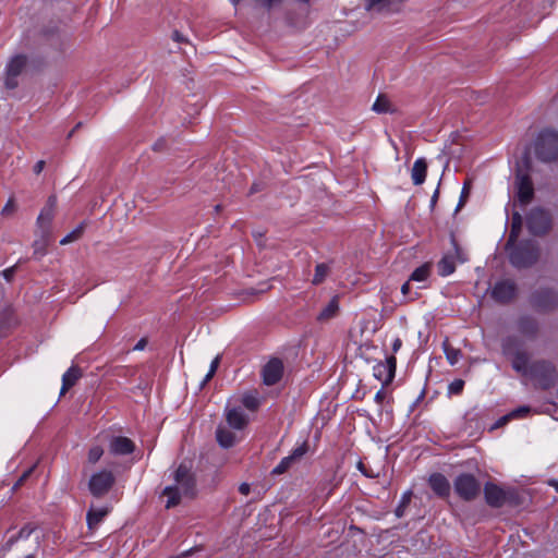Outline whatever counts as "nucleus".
Listing matches in <instances>:
<instances>
[{
	"label": "nucleus",
	"instance_id": "obj_1",
	"mask_svg": "<svg viewBox=\"0 0 558 558\" xmlns=\"http://www.w3.org/2000/svg\"><path fill=\"white\" fill-rule=\"evenodd\" d=\"M174 482V485L167 486L162 493L167 497L166 508L168 509L178 506L182 497L193 496L195 492L194 475L185 464H180L177 469Z\"/></svg>",
	"mask_w": 558,
	"mask_h": 558
},
{
	"label": "nucleus",
	"instance_id": "obj_2",
	"mask_svg": "<svg viewBox=\"0 0 558 558\" xmlns=\"http://www.w3.org/2000/svg\"><path fill=\"white\" fill-rule=\"evenodd\" d=\"M535 151L538 158L550 161L558 156V133L553 130H544L539 133Z\"/></svg>",
	"mask_w": 558,
	"mask_h": 558
},
{
	"label": "nucleus",
	"instance_id": "obj_3",
	"mask_svg": "<svg viewBox=\"0 0 558 558\" xmlns=\"http://www.w3.org/2000/svg\"><path fill=\"white\" fill-rule=\"evenodd\" d=\"M57 210V197L51 195L48 197L46 205L40 210L36 219L35 233L50 234L52 230V221Z\"/></svg>",
	"mask_w": 558,
	"mask_h": 558
},
{
	"label": "nucleus",
	"instance_id": "obj_4",
	"mask_svg": "<svg viewBox=\"0 0 558 558\" xmlns=\"http://www.w3.org/2000/svg\"><path fill=\"white\" fill-rule=\"evenodd\" d=\"M114 475L109 470H100L94 473L88 482V488L93 496L101 497L106 495L114 484Z\"/></svg>",
	"mask_w": 558,
	"mask_h": 558
},
{
	"label": "nucleus",
	"instance_id": "obj_5",
	"mask_svg": "<svg viewBox=\"0 0 558 558\" xmlns=\"http://www.w3.org/2000/svg\"><path fill=\"white\" fill-rule=\"evenodd\" d=\"M456 493L465 501L475 499L480 494V484L472 474H461L453 483Z\"/></svg>",
	"mask_w": 558,
	"mask_h": 558
},
{
	"label": "nucleus",
	"instance_id": "obj_6",
	"mask_svg": "<svg viewBox=\"0 0 558 558\" xmlns=\"http://www.w3.org/2000/svg\"><path fill=\"white\" fill-rule=\"evenodd\" d=\"M538 258L536 246L529 242L510 252V262L515 267H527L534 264Z\"/></svg>",
	"mask_w": 558,
	"mask_h": 558
},
{
	"label": "nucleus",
	"instance_id": "obj_7",
	"mask_svg": "<svg viewBox=\"0 0 558 558\" xmlns=\"http://www.w3.org/2000/svg\"><path fill=\"white\" fill-rule=\"evenodd\" d=\"M27 64V58L24 54H16L12 57L5 68V80L4 85L9 89L17 87V76L23 72Z\"/></svg>",
	"mask_w": 558,
	"mask_h": 558
},
{
	"label": "nucleus",
	"instance_id": "obj_8",
	"mask_svg": "<svg viewBox=\"0 0 558 558\" xmlns=\"http://www.w3.org/2000/svg\"><path fill=\"white\" fill-rule=\"evenodd\" d=\"M530 375L537 378L542 388H548L555 379V368L546 361H537L531 364Z\"/></svg>",
	"mask_w": 558,
	"mask_h": 558
},
{
	"label": "nucleus",
	"instance_id": "obj_9",
	"mask_svg": "<svg viewBox=\"0 0 558 558\" xmlns=\"http://www.w3.org/2000/svg\"><path fill=\"white\" fill-rule=\"evenodd\" d=\"M527 226L532 233H545L550 227L549 215L543 209H533L527 218Z\"/></svg>",
	"mask_w": 558,
	"mask_h": 558
},
{
	"label": "nucleus",
	"instance_id": "obj_10",
	"mask_svg": "<svg viewBox=\"0 0 558 558\" xmlns=\"http://www.w3.org/2000/svg\"><path fill=\"white\" fill-rule=\"evenodd\" d=\"M517 196L521 204H529L534 195L533 183L530 177L525 173L519 172L515 175Z\"/></svg>",
	"mask_w": 558,
	"mask_h": 558
},
{
	"label": "nucleus",
	"instance_id": "obj_11",
	"mask_svg": "<svg viewBox=\"0 0 558 558\" xmlns=\"http://www.w3.org/2000/svg\"><path fill=\"white\" fill-rule=\"evenodd\" d=\"M405 0H367L366 9L372 12L390 14L399 12Z\"/></svg>",
	"mask_w": 558,
	"mask_h": 558
},
{
	"label": "nucleus",
	"instance_id": "obj_12",
	"mask_svg": "<svg viewBox=\"0 0 558 558\" xmlns=\"http://www.w3.org/2000/svg\"><path fill=\"white\" fill-rule=\"evenodd\" d=\"M484 495L487 505L494 508L502 507L508 497L507 492L494 483L485 484Z\"/></svg>",
	"mask_w": 558,
	"mask_h": 558
},
{
	"label": "nucleus",
	"instance_id": "obj_13",
	"mask_svg": "<svg viewBox=\"0 0 558 558\" xmlns=\"http://www.w3.org/2000/svg\"><path fill=\"white\" fill-rule=\"evenodd\" d=\"M225 417L228 425L233 429H243L247 423L248 418L245 413L238 405L228 404L225 410Z\"/></svg>",
	"mask_w": 558,
	"mask_h": 558
},
{
	"label": "nucleus",
	"instance_id": "obj_14",
	"mask_svg": "<svg viewBox=\"0 0 558 558\" xmlns=\"http://www.w3.org/2000/svg\"><path fill=\"white\" fill-rule=\"evenodd\" d=\"M515 294V286L510 280H501L497 282L492 290V298L500 303L512 300Z\"/></svg>",
	"mask_w": 558,
	"mask_h": 558
},
{
	"label": "nucleus",
	"instance_id": "obj_15",
	"mask_svg": "<svg viewBox=\"0 0 558 558\" xmlns=\"http://www.w3.org/2000/svg\"><path fill=\"white\" fill-rule=\"evenodd\" d=\"M282 372L283 365L280 360L275 359L269 361L263 369L264 383L268 386L275 385L280 380Z\"/></svg>",
	"mask_w": 558,
	"mask_h": 558
},
{
	"label": "nucleus",
	"instance_id": "obj_16",
	"mask_svg": "<svg viewBox=\"0 0 558 558\" xmlns=\"http://www.w3.org/2000/svg\"><path fill=\"white\" fill-rule=\"evenodd\" d=\"M504 351L506 354L512 355L511 363L517 372H520L522 374H530L531 365L529 364V357L524 352L513 353L510 342L504 343Z\"/></svg>",
	"mask_w": 558,
	"mask_h": 558
},
{
	"label": "nucleus",
	"instance_id": "obj_17",
	"mask_svg": "<svg viewBox=\"0 0 558 558\" xmlns=\"http://www.w3.org/2000/svg\"><path fill=\"white\" fill-rule=\"evenodd\" d=\"M135 445L128 437L116 436L109 441V451L114 456L130 454L134 451Z\"/></svg>",
	"mask_w": 558,
	"mask_h": 558
},
{
	"label": "nucleus",
	"instance_id": "obj_18",
	"mask_svg": "<svg viewBox=\"0 0 558 558\" xmlns=\"http://www.w3.org/2000/svg\"><path fill=\"white\" fill-rule=\"evenodd\" d=\"M306 452V447L305 446H301V447H298L295 448L291 454H289L288 457H284L280 462L279 464L274 468V470L271 471V473L274 475H280V474H283L284 472H287L291 465L299 459H301Z\"/></svg>",
	"mask_w": 558,
	"mask_h": 558
},
{
	"label": "nucleus",
	"instance_id": "obj_19",
	"mask_svg": "<svg viewBox=\"0 0 558 558\" xmlns=\"http://www.w3.org/2000/svg\"><path fill=\"white\" fill-rule=\"evenodd\" d=\"M428 483L436 495L439 497H448L450 493V484L448 480L439 474H433L429 476Z\"/></svg>",
	"mask_w": 558,
	"mask_h": 558
},
{
	"label": "nucleus",
	"instance_id": "obj_20",
	"mask_svg": "<svg viewBox=\"0 0 558 558\" xmlns=\"http://www.w3.org/2000/svg\"><path fill=\"white\" fill-rule=\"evenodd\" d=\"M396 363L397 361L395 356L388 357L385 364H379L375 367L376 376L381 378V376L385 375L384 380L386 383L391 381L396 373Z\"/></svg>",
	"mask_w": 558,
	"mask_h": 558
},
{
	"label": "nucleus",
	"instance_id": "obj_21",
	"mask_svg": "<svg viewBox=\"0 0 558 558\" xmlns=\"http://www.w3.org/2000/svg\"><path fill=\"white\" fill-rule=\"evenodd\" d=\"M427 172V163L424 158H418L413 163L412 170H411V178L413 181V184L421 185L426 178Z\"/></svg>",
	"mask_w": 558,
	"mask_h": 558
},
{
	"label": "nucleus",
	"instance_id": "obj_22",
	"mask_svg": "<svg viewBox=\"0 0 558 558\" xmlns=\"http://www.w3.org/2000/svg\"><path fill=\"white\" fill-rule=\"evenodd\" d=\"M35 531V527L32 524L24 525L16 536L11 537L7 545L9 548H12L14 545H17L21 547H25L26 543H28V538L31 534Z\"/></svg>",
	"mask_w": 558,
	"mask_h": 558
},
{
	"label": "nucleus",
	"instance_id": "obj_23",
	"mask_svg": "<svg viewBox=\"0 0 558 558\" xmlns=\"http://www.w3.org/2000/svg\"><path fill=\"white\" fill-rule=\"evenodd\" d=\"M82 376V373L77 366H71L62 376V387L61 395L65 393L78 378Z\"/></svg>",
	"mask_w": 558,
	"mask_h": 558
},
{
	"label": "nucleus",
	"instance_id": "obj_24",
	"mask_svg": "<svg viewBox=\"0 0 558 558\" xmlns=\"http://www.w3.org/2000/svg\"><path fill=\"white\" fill-rule=\"evenodd\" d=\"M339 312V299L338 296H333L328 304L319 312L317 315L318 322H328L333 318Z\"/></svg>",
	"mask_w": 558,
	"mask_h": 558
},
{
	"label": "nucleus",
	"instance_id": "obj_25",
	"mask_svg": "<svg viewBox=\"0 0 558 558\" xmlns=\"http://www.w3.org/2000/svg\"><path fill=\"white\" fill-rule=\"evenodd\" d=\"M216 438L218 444L223 448H230L235 444V434L225 426H218L216 430Z\"/></svg>",
	"mask_w": 558,
	"mask_h": 558
},
{
	"label": "nucleus",
	"instance_id": "obj_26",
	"mask_svg": "<svg viewBox=\"0 0 558 558\" xmlns=\"http://www.w3.org/2000/svg\"><path fill=\"white\" fill-rule=\"evenodd\" d=\"M36 239L33 242L34 256L37 258L43 257L47 252V246L50 241V234L35 233Z\"/></svg>",
	"mask_w": 558,
	"mask_h": 558
},
{
	"label": "nucleus",
	"instance_id": "obj_27",
	"mask_svg": "<svg viewBox=\"0 0 558 558\" xmlns=\"http://www.w3.org/2000/svg\"><path fill=\"white\" fill-rule=\"evenodd\" d=\"M108 508H90L87 512L86 520L89 529H95L102 519L108 514Z\"/></svg>",
	"mask_w": 558,
	"mask_h": 558
},
{
	"label": "nucleus",
	"instance_id": "obj_28",
	"mask_svg": "<svg viewBox=\"0 0 558 558\" xmlns=\"http://www.w3.org/2000/svg\"><path fill=\"white\" fill-rule=\"evenodd\" d=\"M522 226V217L520 214H514L512 217L511 230L508 236L507 248L514 245L519 238V233Z\"/></svg>",
	"mask_w": 558,
	"mask_h": 558
},
{
	"label": "nucleus",
	"instance_id": "obj_29",
	"mask_svg": "<svg viewBox=\"0 0 558 558\" xmlns=\"http://www.w3.org/2000/svg\"><path fill=\"white\" fill-rule=\"evenodd\" d=\"M240 403L243 404L247 410L256 411L259 407L258 395L255 391H247L242 395Z\"/></svg>",
	"mask_w": 558,
	"mask_h": 558
},
{
	"label": "nucleus",
	"instance_id": "obj_30",
	"mask_svg": "<svg viewBox=\"0 0 558 558\" xmlns=\"http://www.w3.org/2000/svg\"><path fill=\"white\" fill-rule=\"evenodd\" d=\"M85 230V223H80L74 230H72L70 233H68L65 236H63L60 240L61 245H66L70 243H73L77 240H80L84 233Z\"/></svg>",
	"mask_w": 558,
	"mask_h": 558
},
{
	"label": "nucleus",
	"instance_id": "obj_31",
	"mask_svg": "<svg viewBox=\"0 0 558 558\" xmlns=\"http://www.w3.org/2000/svg\"><path fill=\"white\" fill-rule=\"evenodd\" d=\"M442 345H444V351H445L448 362L451 365H454L456 363H458L462 355L461 351L459 349L452 348L448 343V341H445Z\"/></svg>",
	"mask_w": 558,
	"mask_h": 558
},
{
	"label": "nucleus",
	"instance_id": "obj_32",
	"mask_svg": "<svg viewBox=\"0 0 558 558\" xmlns=\"http://www.w3.org/2000/svg\"><path fill=\"white\" fill-rule=\"evenodd\" d=\"M430 274V266L429 264H424L420 267H417L411 275L410 280L423 282L425 281Z\"/></svg>",
	"mask_w": 558,
	"mask_h": 558
},
{
	"label": "nucleus",
	"instance_id": "obj_33",
	"mask_svg": "<svg viewBox=\"0 0 558 558\" xmlns=\"http://www.w3.org/2000/svg\"><path fill=\"white\" fill-rule=\"evenodd\" d=\"M456 269L454 263L452 258L450 257H444L438 263V271L440 276H449L451 275Z\"/></svg>",
	"mask_w": 558,
	"mask_h": 558
},
{
	"label": "nucleus",
	"instance_id": "obj_34",
	"mask_svg": "<svg viewBox=\"0 0 558 558\" xmlns=\"http://www.w3.org/2000/svg\"><path fill=\"white\" fill-rule=\"evenodd\" d=\"M373 110L378 113H386L391 110L390 100L386 96H378L373 105Z\"/></svg>",
	"mask_w": 558,
	"mask_h": 558
},
{
	"label": "nucleus",
	"instance_id": "obj_35",
	"mask_svg": "<svg viewBox=\"0 0 558 558\" xmlns=\"http://www.w3.org/2000/svg\"><path fill=\"white\" fill-rule=\"evenodd\" d=\"M329 274V266L327 264H318L315 268V275L313 277V280L312 282L314 284H319L322 283L326 277L328 276Z\"/></svg>",
	"mask_w": 558,
	"mask_h": 558
},
{
	"label": "nucleus",
	"instance_id": "obj_36",
	"mask_svg": "<svg viewBox=\"0 0 558 558\" xmlns=\"http://www.w3.org/2000/svg\"><path fill=\"white\" fill-rule=\"evenodd\" d=\"M529 412H530V408L529 407H520L517 410H514L511 413H509L508 415H505L504 417H501L500 421L498 422V425L505 424L510 418L521 417V416L525 415Z\"/></svg>",
	"mask_w": 558,
	"mask_h": 558
},
{
	"label": "nucleus",
	"instance_id": "obj_37",
	"mask_svg": "<svg viewBox=\"0 0 558 558\" xmlns=\"http://www.w3.org/2000/svg\"><path fill=\"white\" fill-rule=\"evenodd\" d=\"M104 454V449L100 446H93L87 453V461L90 464H95L100 460Z\"/></svg>",
	"mask_w": 558,
	"mask_h": 558
},
{
	"label": "nucleus",
	"instance_id": "obj_38",
	"mask_svg": "<svg viewBox=\"0 0 558 558\" xmlns=\"http://www.w3.org/2000/svg\"><path fill=\"white\" fill-rule=\"evenodd\" d=\"M470 193H471V184L469 181H466L462 187L459 204L457 206V210H459L461 207L464 206V204L466 203V201L470 196Z\"/></svg>",
	"mask_w": 558,
	"mask_h": 558
},
{
	"label": "nucleus",
	"instance_id": "obj_39",
	"mask_svg": "<svg viewBox=\"0 0 558 558\" xmlns=\"http://www.w3.org/2000/svg\"><path fill=\"white\" fill-rule=\"evenodd\" d=\"M220 364V356L217 355L210 363V367H209V371L208 373L206 374L205 378H204V383L203 384H206L208 380H210L215 373L217 372V368Z\"/></svg>",
	"mask_w": 558,
	"mask_h": 558
},
{
	"label": "nucleus",
	"instance_id": "obj_40",
	"mask_svg": "<svg viewBox=\"0 0 558 558\" xmlns=\"http://www.w3.org/2000/svg\"><path fill=\"white\" fill-rule=\"evenodd\" d=\"M33 470H34V466H32V468L27 469L26 471H24L23 474L17 480V482L13 485L12 489L16 490L19 487H21L24 484V482L29 477V475L32 474Z\"/></svg>",
	"mask_w": 558,
	"mask_h": 558
},
{
	"label": "nucleus",
	"instance_id": "obj_41",
	"mask_svg": "<svg viewBox=\"0 0 558 558\" xmlns=\"http://www.w3.org/2000/svg\"><path fill=\"white\" fill-rule=\"evenodd\" d=\"M15 211V203L10 198L1 210L2 216H11Z\"/></svg>",
	"mask_w": 558,
	"mask_h": 558
},
{
	"label": "nucleus",
	"instance_id": "obj_42",
	"mask_svg": "<svg viewBox=\"0 0 558 558\" xmlns=\"http://www.w3.org/2000/svg\"><path fill=\"white\" fill-rule=\"evenodd\" d=\"M463 386H464V381L461 379H457L449 385V391L451 393L458 395L462 391Z\"/></svg>",
	"mask_w": 558,
	"mask_h": 558
},
{
	"label": "nucleus",
	"instance_id": "obj_43",
	"mask_svg": "<svg viewBox=\"0 0 558 558\" xmlns=\"http://www.w3.org/2000/svg\"><path fill=\"white\" fill-rule=\"evenodd\" d=\"M357 469L367 477L373 478L378 476V473H374L372 470L366 469L365 464L362 461L357 463Z\"/></svg>",
	"mask_w": 558,
	"mask_h": 558
},
{
	"label": "nucleus",
	"instance_id": "obj_44",
	"mask_svg": "<svg viewBox=\"0 0 558 558\" xmlns=\"http://www.w3.org/2000/svg\"><path fill=\"white\" fill-rule=\"evenodd\" d=\"M255 1L258 2L259 4H262L263 7L267 8V9H270L274 5H276V4L281 2V0H255Z\"/></svg>",
	"mask_w": 558,
	"mask_h": 558
},
{
	"label": "nucleus",
	"instance_id": "obj_45",
	"mask_svg": "<svg viewBox=\"0 0 558 558\" xmlns=\"http://www.w3.org/2000/svg\"><path fill=\"white\" fill-rule=\"evenodd\" d=\"M14 272H15V266H12V267H9V268L4 269V270L2 271V276H3L8 281H10V280L13 278Z\"/></svg>",
	"mask_w": 558,
	"mask_h": 558
},
{
	"label": "nucleus",
	"instance_id": "obj_46",
	"mask_svg": "<svg viewBox=\"0 0 558 558\" xmlns=\"http://www.w3.org/2000/svg\"><path fill=\"white\" fill-rule=\"evenodd\" d=\"M147 345V340L146 338H142L134 347V350L135 351H142L146 348Z\"/></svg>",
	"mask_w": 558,
	"mask_h": 558
},
{
	"label": "nucleus",
	"instance_id": "obj_47",
	"mask_svg": "<svg viewBox=\"0 0 558 558\" xmlns=\"http://www.w3.org/2000/svg\"><path fill=\"white\" fill-rule=\"evenodd\" d=\"M239 492L242 494V495H248L250 492H251V487L247 483H242L240 486H239Z\"/></svg>",
	"mask_w": 558,
	"mask_h": 558
},
{
	"label": "nucleus",
	"instance_id": "obj_48",
	"mask_svg": "<svg viewBox=\"0 0 558 558\" xmlns=\"http://www.w3.org/2000/svg\"><path fill=\"white\" fill-rule=\"evenodd\" d=\"M37 545V542H33L31 547L26 550H24V558H32L33 557V551H34V548L36 547Z\"/></svg>",
	"mask_w": 558,
	"mask_h": 558
},
{
	"label": "nucleus",
	"instance_id": "obj_49",
	"mask_svg": "<svg viewBox=\"0 0 558 558\" xmlns=\"http://www.w3.org/2000/svg\"><path fill=\"white\" fill-rule=\"evenodd\" d=\"M45 168V161L44 160H39L37 161V163L35 165L34 167V172L36 174H39Z\"/></svg>",
	"mask_w": 558,
	"mask_h": 558
},
{
	"label": "nucleus",
	"instance_id": "obj_50",
	"mask_svg": "<svg viewBox=\"0 0 558 558\" xmlns=\"http://www.w3.org/2000/svg\"><path fill=\"white\" fill-rule=\"evenodd\" d=\"M172 38H173V40H174V41H177V43H182V41H184V40H185V39H184V37H183V35H182L181 33H179L178 31H174V32H173V34H172Z\"/></svg>",
	"mask_w": 558,
	"mask_h": 558
},
{
	"label": "nucleus",
	"instance_id": "obj_51",
	"mask_svg": "<svg viewBox=\"0 0 558 558\" xmlns=\"http://www.w3.org/2000/svg\"><path fill=\"white\" fill-rule=\"evenodd\" d=\"M401 345H402V341H401V339L396 338V339L393 340V342H392V351H393V352H398V351H399V349L401 348Z\"/></svg>",
	"mask_w": 558,
	"mask_h": 558
},
{
	"label": "nucleus",
	"instance_id": "obj_52",
	"mask_svg": "<svg viewBox=\"0 0 558 558\" xmlns=\"http://www.w3.org/2000/svg\"><path fill=\"white\" fill-rule=\"evenodd\" d=\"M410 291V283L409 282H405L403 283V286L401 287V292L403 295H407Z\"/></svg>",
	"mask_w": 558,
	"mask_h": 558
},
{
	"label": "nucleus",
	"instance_id": "obj_53",
	"mask_svg": "<svg viewBox=\"0 0 558 558\" xmlns=\"http://www.w3.org/2000/svg\"><path fill=\"white\" fill-rule=\"evenodd\" d=\"M410 495L411 493H408L402 498V506L407 505L410 501Z\"/></svg>",
	"mask_w": 558,
	"mask_h": 558
},
{
	"label": "nucleus",
	"instance_id": "obj_54",
	"mask_svg": "<svg viewBox=\"0 0 558 558\" xmlns=\"http://www.w3.org/2000/svg\"><path fill=\"white\" fill-rule=\"evenodd\" d=\"M233 4H238L240 2V0H231Z\"/></svg>",
	"mask_w": 558,
	"mask_h": 558
},
{
	"label": "nucleus",
	"instance_id": "obj_55",
	"mask_svg": "<svg viewBox=\"0 0 558 558\" xmlns=\"http://www.w3.org/2000/svg\"><path fill=\"white\" fill-rule=\"evenodd\" d=\"M400 512H401V509L399 507L398 510H397V514L400 515Z\"/></svg>",
	"mask_w": 558,
	"mask_h": 558
}]
</instances>
